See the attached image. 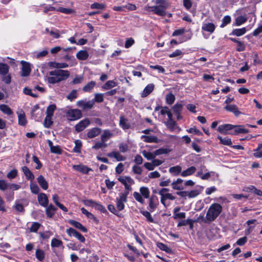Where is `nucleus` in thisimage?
<instances>
[{"mask_svg": "<svg viewBox=\"0 0 262 262\" xmlns=\"http://www.w3.org/2000/svg\"><path fill=\"white\" fill-rule=\"evenodd\" d=\"M223 211V207L219 203L212 204L209 207L205 218L203 216L200 217L205 223L209 224L214 221L220 215Z\"/></svg>", "mask_w": 262, "mask_h": 262, "instance_id": "obj_1", "label": "nucleus"}, {"mask_svg": "<svg viewBox=\"0 0 262 262\" xmlns=\"http://www.w3.org/2000/svg\"><path fill=\"white\" fill-rule=\"evenodd\" d=\"M70 72L68 70L57 69L49 72L51 76L47 78V81L49 83L55 84L65 81L70 77Z\"/></svg>", "mask_w": 262, "mask_h": 262, "instance_id": "obj_2", "label": "nucleus"}, {"mask_svg": "<svg viewBox=\"0 0 262 262\" xmlns=\"http://www.w3.org/2000/svg\"><path fill=\"white\" fill-rule=\"evenodd\" d=\"M152 3L156 5L150 7L151 11L159 16H165L166 14L165 10L169 6L168 2L166 0H153Z\"/></svg>", "mask_w": 262, "mask_h": 262, "instance_id": "obj_3", "label": "nucleus"}, {"mask_svg": "<svg viewBox=\"0 0 262 262\" xmlns=\"http://www.w3.org/2000/svg\"><path fill=\"white\" fill-rule=\"evenodd\" d=\"M67 117L70 121H74L81 118L82 112L78 109H70L67 112Z\"/></svg>", "mask_w": 262, "mask_h": 262, "instance_id": "obj_4", "label": "nucleus"}, {"mask_svg": "<svg viewBox=\"0 0 262 262\" xmlns=\"http://www.w3.org/2000/svg\"><path fill=\"white\" fill-rule=\"evenodd\" d=\"M128 191H125L120 193L119 197L116 199V206L118 210L121 211L124 208V203L127 202V196Z\"/></svg>", "mask_w": 262, "mask_h": 262, "instance_id": "obj_5", "label": "nucleus"}, {"mask_svg": "<svg viewBox=\"0 0 262 262\" xmlns=\"http://www.w3.org/2000/svg\"><path fill=\"white\" fill-rule=\"evenodd\" d=\"M94 104V101L93 100L88 101L81 100L78 101L76 103V105L83 110L91 109L93 107Z\"/></svg>", "mask_w": 262, "mask_h": 262, "instance_id": "obj_6", "label": "nucleus"}, {"mask_svg": "<svg viewBox=\"0 0 262 262\" xmlns=\"http://www.w3.org/2000/svg\"><path fill=\"white\" fill-rule=\"evenodd\" d=\"M90 124V121L89 119H83L75 126V130L77 132H80L88 127Z\"/></svg>", "mask_w": 262, "mask_h": 262, "instance_id": "obj_7", "label": "nucleus"}, {"mask_svg": "<svg viewBox=\"0 0 262 262\" xmlns=\"http://www.w3.org/2000/svg\"><path fill=\"white\" fill-rule=\"evenodd\" d=\"M21 64L22 65V68L21 70L20 75L23 77H26L29 76L31 70L30 64L29 63L25 61H21Z\"/></svg>", "mask_w": 262, "mask_h": 262, "instance_id": "obj_8", "label": "nucleus"}, {"mask_svg": "<svg viewBox=\"0 0 262 262\" xmlns=\"http://www.w3.org/2000/svg\"><path fill=\"white\" fill-rule=\"evenodd\" d=\"M233 129V125L230 124H225L220 125L217 128V130L221 134H228V131Z\"/></svg>", "mask_w": 262, "mask_h": 262, "instance_id": "obj_9", "label": "nucleus"}, {"mask_svg": "<svg viewBox=\"0 0 262 262\" xmlns=\"http://www.w3.org/2000/svg\"><path fill=\"white\" fill-rule=\"evenodd\" d=\"M18 116V124L21 126H25L27 123L25 112L20 110L17 112Z\"/></svg>", "mask_w": 262, "mask_h": 262, "instance_id": "obj_10", "label": "nucleus"}, {"mask_svg": "<svg viewBox=\"0 0 262 262\" xmlns=\"http://www.w3.org/2000/svg\"><path fill=\"white\" fill-rule=\"evenodd\" d=\"M38 201L39 204L43 207H47L48 204V198L44 193H40L38 195Z\"/></svg>", "mask_w": 262, "mask_h": 262, "instance_id": "obj_11", "label": "nucleus"}, {"mask_svg": "<svg viewBox=\"0 0 262 262\" xmlns=\"http://www.w3.org/2000/svg\"><path fill=\"white\" fill-rule=\"evenodd\" d=\"M119 125L124 130L129 129L130 127V124L128 120L123 116L120 117Z\"/></svg>", "mask_w": 262, "mask_h": 262, "instance_id": "obj_12", "label": "nucleus"}, {"mask_svg": "<svg viewBox=\"0 0 262 262\" xmlns=\"http://www.w3.org/2000/svg\"><path fill=\"white\" fill-rule=\"evenodd\" d=\"M73 168L74 170L79 171L82 173L86 174L88 173L92 169L85 165H74L73 166Z\"/></svg>", "mask_w": 262, "mask_h": 262, "instance_id": "obj_13", "label": "nucleus"}, {"mask_svg": "<svg viewBox=\"0 0 262 262\" xmlns=\"http://www.w3.org/2000/svg\"><path fill=\"white\" fill-rule=\"evenodd\" d=\"M38 110L39 106L37 105H35L33 106L31 111L32 117H33L36 120H38L39 119H40L42 115V111H39L38 113H36V112L38 111Z\"/></svg>", "mask_w": 262, "mask_h": 262, "instance_id": "obj_14", "label": "nucleus"}, {"mask_svg": "<svg viewBox=\"0 0 262 262\" xmlns=\"http://www.w3.org/2000/svg\"><path fill=\"white\" fill-rule=\"evenodd\" d=\"M215 28V25L211 23H203L202 27V29L203 31L208 32L211 34L214 32Z\"/></svg>", "mask_w": 262, "mask_h": 262, "instance_id": "obj_15", "label": "nucleus"}, {"mask_svg": "<svg viewBox=\"0 0 262 262\" xmlns=\"http://www.w3.org/2000/svg\"><path fill=\"white\" fill-rule=\"evenodd\" d=\"M155 85L153 83L148 84L143 90L141 93L142 97H146L154 90Z\"/></svg>", "mask_w": 262, "mask_h": 262, "instance_id": "obj_16", "label": "nucleus"}, {"mask_svg": "<svg viewBox=\"0 0 262 262\" xmlns=\"http://www.w3.org/2000/svg\"><path fill=\"white\" fill-rule=\"evenodd\" d=\"M101 129L98 127H94L89 130L87 136L89 138H93L101 133Z\"/></svg>", "mask_w": 262, "mask_h": 262, "instance_id": "obj_17", "label": "nucleus"}, {"mask_svg": "<svg viewBox=\"0 0 262 262\" xmlns=\"http://www.w3.org/2000/svg\"><path fill=\"white\" fill-rule=\"evenodd\" d=\"M234 133L230 134H244L249 133V130L245 128L243 125H233Z\"/></svg>", "mask_w": 262, "mask_h": 262, "instance_id": "obj_18", "label": "nucleus"}, {"mask_svg": "<svg viewBox=\"0 0 262 262\" xmlns=\"http://www.w3.org/2000/svg\"><path fill=\"white\" fill-rule=\"evenodd\" d=\"M118 181L121 182L124 186L127 184H133L134 183V180L129 176H122L118 178Z\"/></svg>", "mask_w": 262, "mask_h": 262, "instance_id": "obj_19", "label": "nucleus"}, {"mask_svg": "<svg viewBox=\"0 0 262 262\" xmlns=\"http://www.w3.org/2000/svg\"><path fill=\"white\" fill-rule=\"evenodd\" d=\"M107 156L110 158H114L117 161H122L125 160V157L121 155L118 151H112L107 154Z\"/></svg>", "mask_w": 262, "mask_h": 262, "instance_id": "obj_20", "label": "nucleus"}, {"mask_svg": "<svg viewBox=\"0 0 262 262\" xmlns=\"http://www.w3.org/2000/svg\"><path fill=\"white\" fill-rule=\"evenodd\" d=\"M141 139L143 140V141L147 143H158L159 142V140L157 137L154 136H146L142 135L141 136Z\"/></svg>", "mask_w": 262, "mask_h": 262, "instance_id": "obj_21", "label": "nucleus"}, {"mask_svg": "<svg viewBox=\"0 0 262 262\" xmlns=\"http://www.w3.org/2000/svg\"><path fill=\"white\" fill-rule=\"evenodd\" d=\"M114 134L108 129L103 130V133L101 135V141L106 142L110 138L113 137Z\"/></svg>", "mask_w": 262, "mask_h": 262, "instance_id": "obj_22", "label": "nucleus"}, {"mask_svg": "<svg viewBox=\"0 0 262 262\" xmlns=\"http://www.w3.org/2000/svg\"><path fill=\"white\" fill-rule=\"evenodd\" d=\"M37 181L40 186L43 189L47 190L48 188V183L42 175H40L38 177Z\"/></svg>", "mask_w": 262, "mask_h": 262, "instance_id": "obj_23", "label": "nucleus"}, {"mask_svg": "<svg viewBox=\"0 0 262 262\" xmlns=\"http://www.w3.org/2000/svg\"><path fill=\"white\" fill-rule=\"evenodd\" d=\"M225 109L232 112L236 116H238L241 114V112L238 111L237 107L234 104L228 105L225 106Z\"/></svg>", "mask_w": 262, "mask_h": 262, "instance_id": "obj_24", "label": "nucleus"}, {"mask_svg": "<svg viewBox=\"0 0 262 262\" xmlns=\"http://www.w3.org/2000/svg\"><path fill=\"white\" fill-rule=\"evenodd\" d=\"M69 223L75 228L80 230L81 231L83 232H88L86 228L84 227L80 223L74 220H70Z\"/></svg>", "mask_w": 262, "mask_h": 262, "instance_id": "obj_25", "label": "nucleus"}, {"mask_svg": "<svg viewBox=\"0 0 262 262\" xmlns=\"http://www.w3.org/2000/svg\"><path fill=\"white\" fill-rule=\"evenodd\" d=\"M196 168L194 166H191L186 170L182 171L181 176L183 177L189 176L193 174L196 171Z\"/></svg>", "mask_w": 262, "mask_h": 262, "instance_id": "obj_26", "label": "nucleus"}, {"mask_svg": "<svg viewBox=\"0 0 262 262\" xmlns=\"http://www.w3.org/2000/svg\"><path fill=\"white\" fill-rule=\"evenodd\" d=\"M22 171L27 179L32 181L34 179V176L30 170L26 166L22 167Z\"/></svg>", "mask_w": 262, "mask_h": 262, "instance_id": "obj_27", "label": "nucleus"}, {"mask_svg": "<svg viewBox=\"0 0 262 262\" xmlns=\"http://www.w3.org/2000/svg\"><path fill=\"white\" fill-rule=\"evenodd\" d=\"M56 208L52 204H50L46 209V213L49 218H51L55 214Z\"/></svg>", "mask_w": 262, "mask_h": 262, "instance_id": "obj_28", "label": "nucleus"}, {"mask_svg": "<svg viewBox=\"0 0 262 262\" xmlns=\"http://www.w3.org/2000/svg\"><path fill=\"white\" fill-rule=\"evenodd\" d=\"M76 57L79 60H84L88 59L89 53L86 50H81L77 53Z\"/></svg>", "mask_w": 262, "mask_h": 262, "instance_id": "obj_29", "label": "nucleus"}, {"mask_svg": "<svg viewBox=\"0 0 262 262\" xmlns=\"http://www.w3.org/2000/svg\"><path fill=\"white\" fill-rule=\"evenodd\" d=\"M0 110L5 114L11 115L13 114V111L11 108L6 104H1Z\"/></svg>", "mask_w": 262, "mask_h": 262, "instance_id": "obj_30", "label": "nucleus"}, {"mask_svg": "<svg viewBox=\"0 0 262 262\" xmlns=\"http://www.w3.org/2000/svg\"><path fill=\"white\" fill-rule=\"evenodd\" d=\"M182 170V168L180 166L177 165L176 166H173L170 167L169 169V172L174 176H178L181 173Z\"/></svg>", "mask_w": 262, "mask_h": 262, "instance_id": "obj_31", "label": "nucleus"}, {"mask_svg": "<svg viewBox=\"0 0 262 262\" xmlns=\"http://www.w3.org/2000/svg\"><path fill=\"white\" fill-rule=\"evenodd\" d=\"M9 67L8 64L3 63H0V75H6L9 72Z\"/></svg>", "mask_w": 262, "mask_h": 262, "instance_id": "obj_32", "label": "nucleus"}, {"mask_svg": "<svg viewBox=\"0 0 262 262\" xmlns=\"http://www.w3.org/2000/svg\"><path fill=\"white\" fill-rule=\"evenodd\" d=\"M246 32V28H243L241 29H234L231 34L233 35H235L236 36H241L245 34Z\"/></svg>", "mask_w": 262, "mask_h": 262, "instance_id": "obj_33", "label": "nucleus"}, {"mask_svg": "<svg viewBox=\"0 0 262 262\" xmlns=\"http://www.w3.org/2000/svg\"><path fill=\"white\" fill-rule=\"evenodd\" d=\"M51 246L52 248H58L63 246V243L61 240L54 238L51 240Z\"/></svg>", "mask_w": 262, "mask_h": 262, "instance_id": "obj_34", "label": "nucleus"}, {"mask_svg": "<svg viewBox=\"0 0 262 262\" xmlns=\"http://www.w3.org/2000/svg\"><path fill=\"white\" fill-rule=\"evenodd\" d=\"M45 252L40 249H38L35 252V256L36 258L40 261H42L45 258Z\"/></svg>", "mask_w": 262, "mask_h": 262, "instance_id": "obj_35", "label": "nucleus"}, {"mask_svg": "<svg viewBox=\"0 0 262 262\" xmlns=\"http://www.w3.org/2000/svg\"><path fill=\"white\" fill-rule=\"evenodd\" d=\"M117 84V82L115 81L108 80L103 85L102 88L105 90H108L116 86Z\"/></svg>", "mask_w": 262, "mask_h": 262, "instance_id": "obj_36", "label": "nucleus"}, {"mask_svg": "<svg viewBox=\"0 0 262 262\" xmlns=\"http://www.w3.org/2000/svg\"><path fill=\"white\" fill-rule=\"evenodd\" d=\"M217 138L220 140L221 143L225 145H231L232 141L231 139L228 137L222 138L221 136H219Z\"/></svg>", "mask_w": 262, "mask_h": 262, "instance_id": "obj_37", "label": "nucleus"}, {"mask_svg": "<svg viewBox=\"0 0 262 262\" xmlns=\"http://www.w3.org/2000/svg\"><path fill=\"white\" fill-rule=\"evenodd\" d=\"M247 19L246 17L243 16H239L236 18L235 21V25L237 26H239L243 24L247 21Z\"/></svg>", "mask_w": 262, "mask_h": 262, "instance_id": "obj_38", "label": "nucleus"}, {"mask_svg": "<svg viewBox=\"0 0 262 262\" xmlns=\"http://www.w3.org/2000/svg\"><path fill=\"white\" fill-rule=\"evenodd\" d=\"M95 85V82L91 81L83 88V91L86 92H90L93 89Z\"/></svg>", "mask_w": 262, "mask_h": 262, "instance_id": "obj_39", "label": "nucleus"}, {"mask_svg": "<svg viewBox=\"0 0 262 262\" xmlns=\"http://www.w3.org/2000/svg\"><path fill=\"white\" fill-rule=\"evenodd\" d=\"M56 109V105L54 104L50 105L47 108L46 114L47 116L52 117L54 111Z\"/></svg>", "mask_w": 262, "mask_h": 262, "instance_id": "obj_40", "label": "nucleus"}, {"mask_svg": "<svg viewBox=\"0 0 262 262\" xmlns=\"http://www.w3.org/2000/svg\"><path fill=\"white\" fill-rule=\"evenodd\" d=\"M141 154L143 155V156L146 158L148 160H150L155 159V152L154 154L147 151L145 150H144L141 151Z\"/></svg>", "mask_w": 262, "mask_h": 262, "instance_id": "obj_41", "label": "nucleus"}, {"mask_svg": "<svg viewBox=\"0 0 262 262\" xmlns=\"http://www.w3.org/2000/svg\"><path fill=\"white\" fill-rule=\"evenodd\" d=\"M183 105L180 103H176L172 107L173 112L176 114L180 116V114L182 110Z\"/></svg>", "mask_w": 262, "mask_h": 262, "instance_id": "obj_42", "label": "nucleus"}, {"mask_svg": "<svg viewBox=\"0 0 262 262\" xmlns=\"http://www.w3.org/2000/svg\"><path fill=\"white\" fill-rule=\"evenodd\" d=\"M175 100V96L172 93H168L166 96V101L168 104H172Z\"/></svg>", "mask_w": 262, "mask_h": 262, "instance_id": "obj_43", "label": "nucleus"}, {"mask_svg": "<svg viewBox=\"0 0 262 262\" xmlns=\"http://www.w3.org/2000/svg\"><path fill=\"white\" fill-rule=\"evenodd\" d=\"M30 188L31 192L34 194H38L39 192L40 189L37 184L34 183H30Z\"/></svg>", "mask_w": 262, "mask_h": 262, "instance_id": "obj_44", "label": "nucleus"}, {"mask_svg": "<svg viewBox=\"0 0 262 262\" xmlns=\"http://www.w3.org/2000/svg\"><path fill=\"white\" fill-rule=\"evenodd\" d=\"M140 193L145 198H148L149 196V191L147 187H141L140 188Z\"/></svg>", "mask_w": 262, "mask_h": 262, "instance_id": "obj_45", "label": "nucleus"}, {"mask_svg": "<svg viewBox=\"0 0 262 262\" xmlns=\"http://www.w3.org/2000/svg\"><path fill=\"white\" fill-rule=\"evenodd\" d=\"M40 226L41 225L39 223L33 222L29 229L30 231L31 232H36L39 229Z\"/></svg>", "mask_w": 262, "mask_h": 262, "instance_id": "obj_46", "label": "nucleus"}, {"mask_svg": "<svg viewBox=\"0 0 262 262\" xmlns=\"http://www.w3.org/2000/svg\"><path fill=\"white\" fill-rule=\"evenodd\" d=\"M170 150L167 148H161L154 151L155 157L156 156L161 155L162 154H166L168 153Z\"/></svg>", "mask_w": 262, "mask_h": 262, "instance_id": "obj_47", "label": "nucleus"}, {"mask_svg": "<svg viewBox=\"0 0 262 262\" xmlns=\"http://www.w3.org/2000/svg\"><path fill=\"white\" fill-rule=\"evenodd\" d=\"M75 146L73 148V151L76 153L80 152V148L82 146V143L80 140H77L75 141Z\"/></svg>", "mask_w": 262, "mask_h": 262, "instance_id": "obj_48", "label": "nucleus"}, {"mask_svg": "<svg viewBox=\"0 0 262 262\" xmlns=\"http://www.w3.org/2000/svg\"><path fill=\"white\" fill-rule=\"evenodd\" d=\"M107 144L104 141H101V142H97L92 147L93 149H98L99 148H105L107 147Z\"/></svg>", "mask_w": 262, "mask_h": 262, "instance_id": "obj_49", "label": "nucleus"}, {"mask_svg": "<svg viewBox=\"0 0 262 262\" xmlns=\"http://www.w3.org/2000/svg\"><path fill=\"white\" fill-rule=\"evenodd\" d=\"M52 123V117L46 116L43 122L44 126L46 128H49Z\"/></svg>", "mask_w": 262, "mask_h": 262, "instance_id": "obj_50", "label": "nucleus"}, {"mask_svg": "<svg viewBox=\"0 0 262 262\" xmlns=\"http://www.w3.org/2000/svg\"><path fill=\"white\" fill-rule=\"evenodd\" d=\"M231 20V17L229 15H226L224 17L222 20V24L221 25L220 27L224 28L227 24L230 23Z\"/></svg>", "mask_w": 262, "mask_h": 262, "instance_id": "obj_51", "label": "nucleus"}, {"mask_svg": "<svg viewBox=\"0 0 262 262\" xmlns=\"http://www.w3.org/2000/svg\"><path fill=\"white\" fill-rule=\"evenodd\" d=\"M105 7V5L104 4H100L98 3H95L91 5V8L94 9H104Z\"/></svg>", "mask_w": 262, "mask_h": 262, "instance_id": "obj_52", "label": "nucleus"}, {"mask_svg": "<svg viewBox=\"0 0 262 262\" xmlns=\"http://www.w3.org/2000/svg\"><path fill=\"white\" fill-rule=\"evenodd\" d=\"M57 11L64 14H71L74 12V10L72 9L63 7H59Z\"/></svg>", "mask_w": 262, "mask_h": 262, "instance_id": "obj_53", "label": "nucleus"}, {"mask_svg": "<svg viewBox=\"0 0 262 262\" xmlns=\"http://www.w3.org/2000/svg\"><path fill=\"white\" fill-rule=\"evenodd\" d=\"M94 207L96 209L99 210L101 212H103V213L107 212V210H106L105 208L102 205L100 204V203H99L97 202H96Z\"/></svg>", "mask_w": 262, "mask_h": 262, "instance_id": "obj_54", "label": "nucleus"}, {"mask_svg": "<svg viewBox=\"0 0 262 262\" xmlns=\"http://www.w3.org/2000/svg\"><path fill=\"white\" fill-rule=\"evenodd\" d=\"M77 97V91L76 90H72L71 93L67 96V98L70 101H72L73 99Z\"/></svg>", "mask_w": 262, "mask_h": 262, "instance_id": "obj_55", "label": "nucleus"}, {"mask_svg": "<svg viewBox=\"0 0 262 262\" xmlns=\"http://www.w3.org/2000/svg\"><path fill=\"white\" fill-rule=\"evenodd\" d=\"M132 171L134 173L138 174H141L142 173V168L137 165H135L132 167Z\"/></svg>", "mask_w": 262, "mask_h": 262, "instance_id": "obj_56", "label": "nucleus"}, {"mask_svg": "<svg viewBox=\"0 0 262 262\" xmlns=\"http://www.w3.org/2000/svg\"><path fill=\"white\" fill-rule=\"evenodd\" d=\"M17 174V171L16 169H13L9 172L7 175V177L9 179H12L15 178Z\"/></svg>", "mask_w": 262, "mask_h": 262, "instance_id": "obj_57", "label": "nucleus"}, {"mask_svg": "<svg viewBox=\"0 0 262 262\" xmlns=\"http://www.w3.org/2000/svg\"><path fill=\"white\" fill-rule=\"evenodd\" d=\"M40 236L43 239L49 238L52 235V233L50 231H46L44 232H39Z\"/></svg>", "mask_w": 262, "mask_h": 262, "instance_id": "obj_58", "label": "nucleus"}, {"mask_svg": "<svg viewBox=\"0 0 262 262\" xmlns=\"http://www.w3.org/2000/svg\"><path fill=\"white\" fill-rule=\"evenodd\" d=\"M142 214L146 218L147 221L150 223L154 222V220L150 214V213L148 211H142Z\"/></svg>", "mask_w": 262, "mask_h": 262, "instance_id": "obj_59", "label": "nucleus"}, {"mask_svg": "<svg viewBox=\"0 0 262 262\" xmlns=\"http://www.w3.org/2000/svg\"><path fill=\"white\" fill-rule=\"evenodd\" d=\"M200 192L198 190H193L188 191V197L189 198H193L199 194Z\"/></svg>", "mask_w": 262, "mask_h": 262, "instance_id": "obj_60", "label": "nucleus"}, {"mask_svg": "<svg viewBox=\"0 0 262 262\" xmlns=\"http://www.w3.org/2000/svg\"><path fill=\"white\" fill-rule=\"evenodd\" d=\"M133 196L138 202L143 204L144 203V200L143 199L142 196L141 194L137 192H134L133 193Z\"/></svg>", "mask_w": 262, "mask_h": 262, "instance_id": "obj_61", "label": "nucleus"}, {"mask_svg": "<svg viewBox=\"0 0 262 262\" xmlns=\"http://www.w3.org/2000/svg\"><path fill=\"white\" fill-rule=\"evenodd\" d=\"M150 68L154 69V70H157L159 73H164L165 72V69L163 67H162L161 66L156 65V66H150Z\"/></svg>", "mask_w": 262, "mask_h": 262, "instance_id": "obj_62", "label": "nucleus"}, {"mask_svg": "<svg viewBox=\"0 0 262 262\" xmlns=\"http://www.w3.org/2000/svg\"><path fill=\"white\" fill-rule=\"evenodd\" d=\"M83 79V77L82 76H76L73 79L72 81V83L76 84H79L82 82V80Z\"/></svg>", "mask_w": 262, "mask_h": 262, "instance_id": "obj_63", "label": "nucleus"}, {"mask_svg": "<svg viewBox=\"0 0 262 262\" xmlns=\"http://www.w3.org/2000/svg\"><path fill=\"white\" fill-rule=\"evenodd\" d=\"M123 170L124 165L122 163H119L115 169L116 172L118 174H120Z\"/></svg>", "mask_w": 262, "mask_h": 262, "instance_id": "obj_64", "label": "nucleus"}]
</instances>
